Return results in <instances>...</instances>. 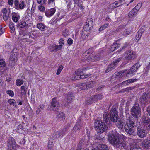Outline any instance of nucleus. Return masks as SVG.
<instances>
[{
    "label": "nucleus",
    "instance_id": "nucleus-1",
    "mask_svg": "<svg viewBox=\"0 0 150 150\" xmlns=\"http://www.w3.org/2000/svg\"><path fill=\"white\" fill-rule=\"evenodd\" d=\"M108 139L110 143L114 147L121 149H127L125 142H122L117 135L112 134L108 137Z\"/></svg>",
    "mask_w": 150,
    "mask_h": 150
},
{
    "label": "nucleus",
    "instance_id": "nucleus-2",
    "mask_svg": "<svg viewBox=\"0 0 150 150\" xmlns=\"http://www.w3.org/2000/svg\"><path fill=\"white\" fill-rule=\"evenodd\" d=\"M118 119V111L114 108L111 109L109 114L105 113L103 115V120L106 123L108 121L116 122Z\"/></svg>",
    "mask_w": 150,
    "mask_h": 150
},
{
    "label": "nucleus",
    "instance_id": "nucleus-3",
    "mask_svg": "<svg viewBox=\"0 0 150 150\" xmlns=\"http://www.w3.org/2000/svg\"><path fill=\"white\" fill-rule=\"evenodd\" d=\"M94 125L96 130L98 133L103 132L106 131L108 128L106 125L100 120H95Z\"/></svg>",
    "mask_w": 150,
    "mask_h": 150
},
{
    "label": "nucleus",
    "instance_id": "nucleus-4",
    "mask_svg": "<svg viewBox=\"0 0 150 150\" xmlns=\"http://www.w3.org/2000/svg\"><path fill=\"white\" fill-rule=\"evenodd\" d=\"M19 39L24 42H28L30 43L33 42L34 39L33 37V34H27L24 31H21L19 33Z\"/></svg>",
    "mask_w": 150,
    "mask_h": 150
},
{
    "label": "nucleus",
    "instance_id": "nucleus-5",
    "mask_svg": "<svg viewBox=\"0 0 150 150\" xmlns=\"http://www.w3.org/2000/svg\"><path fill=\"white\" fill-rule=\"evenodd\" d=\"M131 112L132 116L139 117L141 115V109L139 104L135 103L132 107Z\"/></svg>",
    "mask_w": 150,
    "mask_h": 150
},
{
    "label": "nucleus",
    "instance_id": "nucleus-6",
    "mask_svg": "<svg viewBox=\"0 0 150 150\" xmlns=\"http://www.w3.org/2000/svg\"><path fill=\"white\" fill-rule=\"evenodd\" d=\"M141 66L138 62L134 64L128 71V72L126 73V77L128 78L132 77L134 74L135 72H137V70Z\"/></svg>",
    "mask_w": 150,
    "mask_h": 150
},
{
    "label": "nucleus",
    "instance_id": "nucleus-7",
    "mask_svg": "<svg viewBox=\"0 0 150 150\" xmlns=\"http://www.w3.org/2000/svg\"><path fill=\"white\" fill-rule=\"evenodd\" d=\"M17 146L13 138L11 137L8 139L7 145V150H15Z\"/></svg>",
    "mask_w": 150,
    "mask_h": 150
},
{
    "label": "nucleus",
    "instance_id": "nucleus-8",
    "mask_svg": "<svg viewBox=\"0 0 150 150\" xmlns=\"http://www.w3.org/2000/svg\"><path fill=\"white\" fill-rule=\"evenodd\" d=\"M147 131L146 129L144 127L139 126L137 127V133L138 136L141 138L145 137L147 134Z\"/></svg>",
    "mask_w": 150,
    "mask_h": 150
},
{
    "label": "nucleus",
    "instance_id": "nucleus-9",
    "mask_svg": "<svg viewBox=\"0 0 150 150\" xmlns=\"http://www.w3.org/2000/svg\"><path fill=\"white\" fill-rule=\"evenodd\" d=\"M14 7L17 10H21L24 9L26 6V4L23 1H19L15 0L14 1Z\"/></svg>",
    "mask_w": 150,
    "mask_h": 150
},
{
    "label": "nucleus",
    "instance_id": "nucleus-10",
    "mask_svg": "<svg viewBox=\"0 0 150 150\" xmlns=\"http://www.w3.org/2000/svg\"><path fill=\"white\" fill-rule=\"evenodd\" d=\"M142 122L144 123V127L146 129L147 131H150V120L148 117L145 116L142 117Z\"/></svg>",
    "mask_w": 150,
    "mask_h": 150
},
{
    "label": "nucleus",
    "instance_id": "nucleus-11",
    "mask_svg": "<svg viewBox=\"0 0 150 150\" xmlns=\"http://www.w3.org/2000/svg\"><path fill=\"white\" fill-rule=\"evenodd\" d=\"M139 118L134 117V116L131 117L129 120V125L133 127H137L139 123L138 121Z\"/></svg>",
    "mask_w": 150,
    "mask_h": 150
},
{
    "label": "nucleus",
    "instance_id": "nucleus-12",
    "mask_svg": "<svg viewBox=\"0 0 150 150\" xmlns=\"http://www.w3.org/2000/svg\"><path fill=\"white\" fill-rule=\"evenodd\" d=\"M135 54L132 50H129L125 52V58L128 60L133 59L135 58Z\"/></svg>",
    "mask_w": 150,
    "mask_h": 150
},
{
    "label": "nucleus",
    "instance_id": "nucleus-13",
    "mask_svg": "<svg viewBox=\"0 0 150 150\" xmlns=\"http://www.w3.org/2000/svg\"><path fill=\"white\" fill-rule=\"evenodd\" d=\"M124 129L126 132L130 135H134V134L135 130L134 127L126 123L124 126Z\"/></svg>",
    "mask_w": 150,
    "mask_h": 150
},
{
    "label": "nucleus",
    "instance_id": "nucleus-14",
    "mask_svg": "<svg viewBox=\"0 0 150 150\" xmlns=\"http://www.w3.org/2000/svg\"><path fill=\"white\" fill-rule=\"evenodd\" d=\"M1 12L3 13V19L5 21H7L10 17V10L7 9L6 8H4L2 9Z\"/></svg>",
    "mask_w": 150,
    "mask_h": 150
},
{
    "label": "nucleus",
    "instance_id": "nucleus-15",
    "mask_svg": "<svg viewBox=\"0 0 150 150\" xmlns=\"http://www.w3.org/2000/svg\"><path fill=\"white\" fill-rule=\"evenodd\" d=\"M149 100V95L146 93H144L140 98L139 101L141 104L147 102Z\"/></svg>",
    "mask_w": 150,
    "mask_h": 150
},
{
    "label": "nucleus",
    "instance_id": "nucleus-16",
    "mask_svg": "<svg viewBox=\"0 0 150 150\" xmlns=\"http://www.w3.org/2000/svg\"><path fill=\"white\" fill-rule=\"evenodd\" d=\"M93 25V21L91 18H88L84 26L85 29H90Z\"/></svg>",
    "mask_w": 150,
    "mask_h": 150
},
{
    "label": "nucleus",
    "instance_id": "nucleus-17",
    "mask_svg": "<svg viewBox=\"0 0 150 150\" xmlns=\"http://www.w3.org/2000/svg\"><path fill=\"white\" fill-rule=\"evenodd\" d=\"M142 146L146 149H150V140L145 139L142 142Z\"/></svg>",
    "mask_w": 150,
    "mask_h": 150
},
{
    "label": "nucleus",
    "instance_id": "nucleus-18",
    "mask_svg": "<svg viewBox=\"0 0 150 150\" xmlns=\"http://www.w3.org/2000/svg\"><path fill=\"white\" fill-rule=\"evenodd\" d=\"M17 61L16 56L15 55L11 56L9 59V66L11 67H13L15 65Z\"/></svg>",
    "mask_w": 150,
    "mask_h": 150
},
{
    "label": "nucleus",
    "instance_id": "nucleus-19",
    "mask_svg": "<svg viewBox=\"0 0 150 150\" xmlns=\"http://www.w3.org/2000/svg\"><path fill=\"white\" fill-rule=\"evenodd\" d=\"M82 121H81L80 120H78V122L76 123L75 126L74 127L73 130L74 131H75V132L76 131H79L82 127Z\"/></svg>",
    "mask_w": 150,
    "mask_h": 150
},
{
    "label": "nucleus",
    "instance_id": "nucleus-20",
    "mask_svg": "<svg viewBox=\"0 0 150 150\" xmlns=\"http://www.w3.org/2000/svg\"><path fill=\"white\" fill-rule=\"evenodd\" d=\"M56 10L54 8H52L46 11L45 14L47 17H50L52 16L55 13Z\"/></svg>",
    "mask_w": 150,
    "mask_h": 150
},
{
    "label": "nucleus",
    "instance_id": "nucleus-21",
    "mask_svg": "<svg viewBox=\"0 0 150 150\" xmlns=\"http://www.w3.org/2000/svg\"><path fill=\"white\" fill-rule=\"evenodd\" d=\"M57 118L59 121L65 119V114L62 112H57Z\"/></svg>",
    "mask_w": 150,
    "mask_h": 150
},
{
    "label": "nucleus",
    "instance_id": "nucleus-22",
    "mask_svg": "<svg viewBox=\"0 0 150 150\" xmlns=\"http://www.w3.org/2000/svg\"><path fill=\"white\" fill-rule=\"evenodd\" d=\"M116 122V125L119 129H121L123 128L124 122L122 121L117 120Z\"/></svg>",
    "mask_w": 150,
    "mask_h": 150
},
{
    "label": "nucleus",
    "instance_id": "nucleus-23",
    "mask_svg": "<svg viewBox=\"0 0 150 150\" xmlns=\"http://www.w3.org/2000/svg\"><path fill=\"white\" fill-rule=\"evenodd\" d=\"M98 150H108V148L107 146L104 144L98 145Z\"/></svg>",
    "mask_w": 150,
    "mask_h": 150
},
{
    "label": "nucleus",
    "instance_id": "nucleus-24",
    "mask_svg": "<svg viewBox=\"0 0 150 150\" xmlns=\"http://www.w3.org/2000/svg\"><path fill=\"white\" fill-rule=\"evenodd\" d=\"M137 12L134 9H133L129 13L128 16L129 18H132L134 17L137 14Z\"/></svg>",
    "mask_w": 150,
    "mask_h": 150
},
{
    "label": "nucleus",
    "instance_id": "nucleus-25",
    "mask_svg": "<svg viewBox=\"0 0 150 150\" xmlns=\"http://www.w3.org/2000/svg\"><path fill=\"white\" fill-rule=\"evenodd\" d=\"M59 101L57 100L56 98H53L51 102V105L54 107H57L59 105Z\"/></svg>",
    "mask_w": 150,
    "mask_h": 150
},
{
    "label": "nucleus",
    "instance_id": "nucleus-26",
    "mask_svg": "<svg viewBox=\"0 0 150 150\" xmlns=\"http://www.w3.org/2000/svg\"><path fill=\"white\" fill-rule=\"evenodd\" d=\"M64 44V41L62 39H60L59 42V45H57V48H56V50H61L62 48V46Z\"/></svg>",
    "mask_w": 150,
    "mask_h": 150
},
{
    "label": "nucleus",
    "instance_id": "nucleus-27",
    "mask_svg": "<svg viewBox=\"0 0 150 150\" xmlns=\"http://www.w3.org/2000/svg\"><path fill=\"white\" fill-rule=\"evenodd\" d=\"M88 30L87 29L84 30V28L83 27L81 34V37L83 39H85L88 38V34L86 32V30Z\"/></svg>",
    "mask_w": 150,
    "mask_h": 150
},
{
    "label": "nucleus",
    "instance_id": "nucleus-28",
    "mask_svg": "<svg viewBox=\"0 0 150 150\" xmlns=\"http://www.w3.org/2000/svg\"><path fill=\"white\" fill-rule=\"evenodd\" d=\"M123 2L122 0H119L113 3V4L115 5V6H113V8H115L120 6H121L122 4V3Z\"/></svg>",
    "mask_w": 150,
    "mask_h": 150
},
{
    "label": "nucleus",
    "instance_id": "nucleus-29",
    "mask_svg": "<svg viewBox=\"0 0 150 150\" xmlns=\"http://www.w3.org/2000/svg\"><path fill=\"white\" fill-rule=\"evenodd\" d=\"M137 81V79H130L124 81L122 83L123 84H126L127 85L128 83H130L132 82H135Z\"/></svg>",
    "mask_w": 150,
    "mask_h": 150
},
{
    "label": "nucleus",
    "instance_id": "nucleus-30",
    "mask_svg": "<svg viewBox=\"0 0 150 150\" xmlns=\"http://www.w3.org/2000/svg\"><path fill=\"white\" fill-rule=\"evenodd\" d=\"M74 96L72 94H69L67 96V103H70L74 98Z\"/></svg>",
    "mask_w": 150,
    "mask_h": 150
},
{
    "label": "nucleus",
    "instance_id": "nucleus-31",
    "mask_svg": "<svg viewBox=\"0 0 150 150\" xmlns=\"http://www.w3.org/2000/svg\"><path fill=\"white\" fill-rule=\"evenodd\" d=\"M8 102L11 105L14 106L15 107H16L17 105L14 99H10L8 100Z\"/></svg>",
    "mask_w": 150,
    "mask_h": 150
},
{
    "label": "nucleus",
    "instance_id": "nucleus-32",
    "mask_svg": "<svg viewBox=\"0 0 150 150\" xmlns=\"http://www.w3.org/2000/svg\"><path fill=\"white\" fill-rule=\"evenodd\" d=\"M18 26L21 28L24 27H28V24H27L24 21L19 23Z\"/></svg>",
    "mask_w": 150,
    "mask_h": 150
},
{
    "label": "nucleus",
    "instance_id": "nucleus-33",
    "mask_svg": "<svg viewBox=\"0 0 150 150\" xmlns=\"http://www.w3.org/2000/svg\"><path fill=\"white\" fill-rule=\"evenodd\" d=\"M60 137L58 131L55 132L52 134V138L53 139H58Z\"/></svg>",
    "mask_w": 150,
    "mask_h": 150
},
{
    "label": "nucleus",
    "instance_id": "nucleus-34",
    "mask_svg": "<svg viewBox=\"0 0 150 150\" xmlns=\"http://www.w3.org/2000/svg\"><path fill=\"white\" fill-rule=\"evenodd\" d=\"M37 27L41 31H44L45 27V26L43 24L40 23L38 24Z\"/></svg>",
    "mask_w": 150,
    "mask_h": 150
},
{
    "label": "nucleus",
    "instance_id": "nucleus-35",
    "mask_svg": "<svg viewBox=\"0 0 150 150\" xmlns=\"http://www.w3.org/2000/svg\"><path fill=\"white\" fill-rule=\"evenodd\" d=\"M9 28L11 31V32L12 33H13L15 31L14 25L12 22H11L9 23Z\"/></svg>",
    "mask_w": 150,
    "mask_h": 150
},
{
    "label": "nucleus",
    "instance_id": "nucleus-36",
    "mask_svg": "<svg viewBox=\"0 0 150 150\" xmlns=\"http://www.w3.org/2000/svg\"><path fill=\"white\" fill-rule=\"evenodd\" d=\"M70 125V124H68L65 125L62 129L61 130L64 132L65 134V133L69 129Z\"/></svg>",
    "mask_w": 150,
    "mask_h": 150
},
{
    "label": "nucleus",
    "instance_id": "nucleus-37",
    "mask_svg": "<svg viewBox=\"0 0 150 150\" xmlns=\"http://www.w3.org/2000/svg\"><path fill=\"white\" fill-rule=\"evenodd\" d=\"M143 33V32L142 31V30H139L137 32V34L136 37V39H138V40H139L141 37L142 36Z\"/></svg>",
    "mask_w": 150,
    "mask_h": 150
},
{
    "label": "nucleus",
    "instance_id": "nucleus-38",
    "mask_svg": "<svg viewBox=\"0 0 150 150\" xmlns=\"http://www.w3.org/2000/svg\"><path fill=\"white\" fill-rule=\"evenodd\" d=\"M16 129H17L16 130L17 132L20 133L22 132V131L23 129V127L21 124H19L17 126Z\"/></svg>",
    "mask_w": 150,
    "mask_h": 150
},
{
    "label": "nucleus",
    "instance_id": "nucleus-39",
    "mask_svg": "<svg viewBox=\"0 0 150 150\" xmlns=\"http://www.w3.org/2000/svg\"><path fill=\"white\" fill-rule=\"evenodd\" d=\"M142 6V3H139L136 5L135 7L133 8V9H134L135 10L137 11L138 12L139 10L141 8Z\"/></svg>",
    "mask_w": 150,
    "mask_h": 150
},
{
    "label": "nucleus",
    "instance_id": "nucleus-40",
    "mask_svg": "<svg viewBox=\"0 0 150 150\" xmlns=\"http://www.w3.org/2000/svg\"><path fill=\"white\" fill-rule=\"evenodd\" d=\"M23 81L21 79H18L16 81V84L18 86H20L23 84Z\"/></svg>",
    "mask_w": 150,
    "mask_h": 150
},
{
    "label": "nucleus",
    "instance_id": "nucleus-41",
    "mask_svg": "<svg viewBox=\"0 0 150 150\" xmlns=\"http://www.w3.org/2000/svg\"><path fill=\"white\" fill-rule=\"evenodd\" d=\"M126 71L125 70H122V71H121L120 72H119L117 74V76H120L121 77H123V76L125 75V74H124V73L125 72V71Z\"/></svg>",
    "mask_w": 150,
    "mask_h": 150
},
{
    "label": "nucleus",
    "instance_id": "nucleus-42",
    "mask_svg": "<svg viewBox=\"0 0 150 150\" xmlns=\"http://www.w3.org/2000/svg\"><path fill=\"white\" fill-rule=\"evenodd\" d=\"M92 57L93 62H94L100 60V57H98V56L96 55H93L92 56Z\"/></svg>",
    "mask_w": 150,
    "mask_h": 150
},
{
    "label": "nucleus",
    "instance_id": "nucleus-43",
    "mask_svg": "<svg viewBox=\"0 0 150 150\" xmlns=\"http://www.w3.org/2000/svg\"><path fill=\"white\" fill-rule=\"evenodd\" d=\"M94 102V101L92 99V96L91 98H88V100L86 102V104L89 105V104H91V103Z\"/></svg>",
    "mask_w": 150,
    "mask_h": 150
},
{
    "label": "nucleus",
    "instance_id": "nucleus-44",
    "mask_svg": "<svg viewBox=\"0 0 150 150\" xmlns=\"http://www.w3.org/2000/svg\"><path fill=\"white\" fill-rule=\"evenodd\" d=\"M57 45H52L50 47V50L51 51H57L58 50H56V48H57Z\"/></svg>",
    "mask_w": 150,
    "mask_h": 150
},
{
    "label": "nucleus",
    "instance_id": "nucleus-45",
    "mask_svg": "<svg viewBox=\"0 0 150 150\" xmlns=\"http://www.w3.org/2000/svg\"><path fill=\"white\" fill-rule=\"evenodd\" d=\"M63 66L62 65H60L57 71L56 74L59 75L63 68Z\"/></svg>",
    "mask_w": 150,
    "mask_h": 150
},
{
    "label": "nucleus",
    "instance_id": "nucleus-46",
    "mask_svg": "<svg viewBox=\"0 0 150 150\" xmlns=\"http://www.w3.org/2000/svg\"><path fill=\"white\" fill-rule=\"evenodd\" d=\"M75 74L77 76H79L82 73L81 69L77 70L75 72Z\"/></svg>",
    "mask_w": 150,
    "mask_h": 150
},
{
    "label": "nucleus",
    "instance_id": "nucleus-47",
    "mask_svg": "<svg viewBox=\"0 0 150 150\" xmlns=\"http://www.w3.org/2000/svg\"><path fill=\"white\" fill-rule=\"evenodd\" d=\"M108 23L106 24L101 26L99 29V31H101L105 29L108 26Z\"/></svg>",
    "mask_w": 150,
    "mask_h": 150
},
{
    "label": "nucleus",
    "instance_id": "nucleus-48",
    "mask_svg": "<svg viewBox=\"0 0 150 150\" xmlns=\"http://www.w3.org/2000/svg\"><path fill=\"white\" fill-rule=\"evenodd\" d=\"M137 147L136 145V143H131L130 144L129 148L131 150H132L133 149L136 148Z\"/></svg>",
    "mask_w": 150,
    "mask_h": 150
},
{
    "label": "nucleus",
    "instance_id": "nucleus-49",
    "mask_svg": "<svg viewBox=\"0 0 150 150\" xmlns=\"http://www.w3.org/2000/svg\"><path fill=\"white\" fill-rule=\"evenodd\" d=\"M21 90L22 91L21 92V94H26V91H25V86H21Z\"/></svg>",
    "mask_w": 150,
    "mask_h": 150
},
{
    "label": "nucleus",
    "instance_id": "nucleus-50",
    "mask_svg": "<svg viewBox=\"0 0 150 150\" xmlns=\"http://www.w3.org/2000/svg\"><path fill=\"white\" fill-rule=\"evenodd\" d=\"M19 16L18 17L17 16L15 15H13L12 16V19L13 21L17 22L19 20Z\"/></svg>",
    "mask_w": 150,
    "mask_h": 150
},
{
    "label": "nucleus",
    "instance_id": "nucleus-51",
    "mask_svg": "<svg viewBox=\"0 0 150 150\" xmlns=\"http://www.w3.org/2000/svg\"><path fill=\"white\" fill-rule=\"evenodd\" d=\"M88 88L92 87L95 84V82L93 81H90L87 83Z\"/></svg>",
    "mask_w": 150,
    "mask_h": 150
},
{
    "label": "nucleus",
    "instance_id": "nucleus-52",
    "mask_svg": "<svg viewBox=\"0 0 150 150\" xmlns=\"http://www.w3.org/2000/svg\"><path fill=\"white\" fill-rule=\"evenodd\" d=\"M6 65L5 62L3 59H0V66L1 67H4Z\"/></svg>",
    "mask_w": 150,
    "mask_h": 150
},
{
    "label": "nucleus",
    "instance_id": "nucleus-53",
    "mask_svg": "<svg viewBox=\"0 0 150 150\" xmlns=\"http://www.w3.org/2000/svg\"><path fill=\"white\" fill-rule=\"evenodd\" d=\"M7 93L10 96L13 97L14 95L13 92L12 90H8L6 91Z\"/></svg>",
    "mask_w": 150,
    "mask_h": 150
},
{
    "label": "nucleus",
    "instance_id": "nucleus-54",
    "mask_svg": "<svg viewBox=\"0 0 150 150\" xmlns=\"http://www.w3.org/2000/svg\"><path fill=\"white\" fill-rule=\"evenodd\" d=\"M116 66V65L115 63L113 62L110 64L109 65V68H112L113 69H114Z\"/></svg>",
    "mask_w": 150,
    "mask_h": 150
},
{
    "label": "nucleus",
    "instance_id": "nucleus-55",
    "mask_svg": "<svg viewBox=\"0 0 150 150\" xmlns=\"http://www.w3.org/2000/svg\"><path fill=\"white\" fill-rule=\"evenodd\" d=\"M47 1V0H37L38 3L40 4H44Z\"/></svg>",
    "mask_w": 150,
    "mask_h": 150
},
{
    "label": "nucleus",
    "instance_id": "nucleus-56",
    "mask_svg": "<svg viewBox=\"0 0 150 150\" xmlns=\"http://www.w3.org/2000/svg\"><path fill=\"white\" fill-rule=\"evenodd\" d=\"M88 88V85L87 83H83L82 84V88L83 89H85L87 88Z\"/></svg>",
    "mask_w": 150,
    "mask_h": 150
},
{
    "label": "nucleus",
    "instance_id": "nucleus-57",
    "mask_svg": "<svg viewBox=\"0 0 150 150\" xmlns=\"http://www.w3.org/2000/svg\"><path fill=\"white\" fill-rule=\"evenodd\" d=\"M122 59V57H120L117 59L116 60H115L113 62L116 65L118 63H119L121 61Z\"/></svg>",
    "mask_w": 150,
    "mask_h": 150
},
{
    "label": "nucleus",
    "instance_id": "nucleus-58",
    "mask_svg": "<svg viewBox=\"0 0 150 150\" xmlns=\"http://www.w3.org/2000/svg\"><path fill=\"white\" fill-rule=\"evenodd\" d=\"M122 59V57H120L117 59L116 60H115L113 62L116 65L118 63H119L121 61Z\"/></svg>",
    "mask_w": 150,
    "mask_h": 150
},
{
    "label": "nucleus",
    "instance_id": "nucleus-59",
    "mask_svg": "<svg viewBox=\"0 0 150 150\" xmlns=\"http://www.w3.org/2000/svg\"><path fill=\"white\" fill-rule=\"evenodd\" d=\"M53 142L52 141H50L48 143V147L49 149H51L52 147V144Z\"/></svg>",
    "mask_w": 150,
    "mask_h": 150
},
{
    "label": "nucleus",
    "instance_id": "nucleus-60",
    "mask_svg": "<svg viewBox=\"0 0 150 150\" xmlns=\"http://www.w3.org/2000/svg\"><path fill=\"white\" fill-rule=\"evenodd\" d=\"M94 96L97 101L102 98V96L101 95L98 94Z\"/></svg>",
    "mask_w": 150,
    "mask_h": 150
},
{
    "label": "nucleus",
    "instance_id": "nucleus-61",
    "mask_svg": "<svg viewBox=\"0 0 150 150\" xmlns=\"http://www.w3.org/2000/svg\"><path fill=\"white\" fill-rule=\"evenodd\" d=\"M90 74H86V75H81L79 77V78L84 79L86 77H87L89 76Z\"/></svg>",
    "mask_w": 150,
    "mask_h": 150
},
{
    "label": "nucleus",
    "instance_id": "nucleus-62",
    "mask_svg": "<svg viewBox=\"0 0 150 150\" xmlns=\"http://www.w3.org/2000/svg\"><path fill=\"white\" fill-rule=\"evenodd\" d=\"M85 59L88 62H93L92 57H86Z\"/></svg>",
    "mask_w": 150,
    "mask_h": 150
},
{
    "label": "nucleus",
    "instance_id": "nucleus-63",
    "mask_svg": "<svg viewBox=\"0 0 150 150\" xmlns=\"http://www.w3.org/2000/svg\"><path fill=\"white\" fill-rule=\"evenodd\" d=\"M39 9L41 11H44L45 10L44 7L42 5L39 6Z\"/></svg>",
    "mask_w": 150,
    "mask_h": 150
},
{
    "label": "nucleus",
    "instance_id": "nucleus-64",
    "mask_svg": "<svg viewBox=\"0 0 150 150\" xmlns=\"http://www.w3.org/2000/svg\"><path fill=\"white\" fill-rule=\"evenodd\" d=\"M82 149V144H81V143H79L78 145V146H77V150H81V149Z\"/></svg>",
    "mask_w": 150,
    "mask_h": 150
}]
</instances>
